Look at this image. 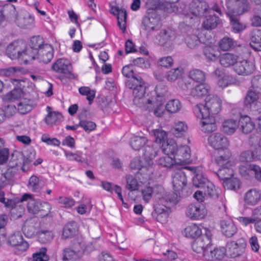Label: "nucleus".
<instances>
[{
    "mask_svg": "<svg viewBox=\"0 0 261 261\" xmlns=\"http://www.w3.org/2000/svg\"><path fill=\"white\" fill-rule=\"evenodd\" d=\"M126 86L128 88L133 89V102L135 105L142 107L152 102V99L146 98L144 96L146 86L141 77L128 80L126 82Z\"/></svg>",
    "mask_w": 261,
    "mask_h": 261,
    "instance_id": "f257e3e1",
    "label": "nucleus"
},
{
    "mask_svg": "<svg viewBox=\"0 0 261 261\" xmlns=\"http://www.w3.org/2000/svg\"><path fill=\"white\" fill-rule=\"evenodd\" d=\"M221 107L222 101L219 97L214 95H208L205 99L204 105H197L196 110L199 112L201 115L214 116L219 113Z\"/></svg>",
    "mask_w": 261,
    "mask_h": 261,
    "instance_id": "f03ea898",
    "label": "nucleus"
},
{
    "mask_svg": "<svg viewBox=\"0 0 261 261\" xmlns=\"http://www.w3.org/2000/svg\"><path fill=\"white\" fill-rule=\"evenodd\" d=\"M204 233L196 238L192 244V249L197 253L204 254L205 251L208 250L212 246V233L210 230L203 228Z\"/></svg>",
    "mask_w": 261,
    "mask_h": 261,
    "instance_id": "7ed1b4c3",
    "label": "nucleus"
},
{
    "mask_svg": "<svg viewBox=\"0 0 261 261\" xmlns=\"http://www.w3.org/2000/svg\"><path fill=\"white\" fill-rule=\"evenodd\" d=\"M25 44L22 41H14L10 44L6 50L7 55L12 60L19 59L23 55H29V50L23 49Z\"/></svg>",
    "mask_w": 261,
    "mask_h": 261,
    "instance_id": "20e7f679",
    "label": "nucleus"
},
{
    "mask_svg": "<svg viewBox=\"0 0 261 261\" xmlns=\"http://www.w3.org/2000/svg\"><path fill=\"white\" fill-rule=\"evenodd\" d=\"M246 246L245 239L241 238L237 241L228 242L226 245V252L231 257L234 258L240 256L244 252Z\"/></svg>",
    "mask_w": 261,
    "mask_h": 261,
    "instance_id": "39448f33",
    "label": "nucleus"
},
{
    "mask_svg": "<svg viewBox=\"0 0 261 261\" xmlns=\"http://www.w3.org/2000/svg\"><path fill=\"white\" fill-rule=\"evenodd\" d=\"M234 71L239 75H248L255 70L253 63L246 60L238 61L234 65Z\"/></svg>",
    "mask_w": 261,
    "mask_h": 261,
    "instance_id": "423d86ee",
    "label": "nucleus"
},
{
    "mask_svg": "<svg viewBox=\"0 0 261 261\" xmlns=\"http://www.w3.org/2000/svg\"><path fill=\"white\" fill-rule=\"evenodd\" d=\"M209 144L215 150L227 148L229 145L226 137L220 133H214L208 138Z\"/></svg>",
    "mask_w": 261,
    "mask_h": 261,
    "instance_id": "0eeeda50",
    "label": "nucleus"
},
{
    "mask_svg": "<svg viewBox=\"0 0 261 261\" xmlns=\"http://www.w3.org/2000/svg\"><path fill=\"white\" fill-rule=\"evenodd\" d=\"M191 149L187 145L178 147L174 156V163L177 164H185L190 162Z\"/></svg>",
    "mask_w": 261,
    "mask_h": 261,
    "instance_id": "6e6552de",
    "label": "nucleus"
},
{
    "mask_svg": "<svg viewBox=\"0 0 261 261\" xmlns=\"http://www.w3.org/2000/svg\"><path fill=\"white\" fill-rule=\"evenodd\" d=\"M7 244L14 247L20 251H25L29 244L27 241L23 240L21 233L20 231H16L11 234L7 240Z\"/></svg>",
    "mask_w": 261,
    "mask_h": 261,
    "instance_id": "1a4fd4ad",
    "label": "nucleus"
},
{
    "mask_svg": "<svg viewBox=\"0 0 261 261\" xmlns=\"http://www.w3.org/2000/svg\"><path fill=\"white\" fill-rule=\"evenodd\" d=\"M71 64L65 59H58L52 65V69L57 72L62 73L66 75L68 78H73L74 75L71 72Z\"/></svg>",
    "mask_w": 261,
    "mask_h": 261,
    "instance_id": "9d476101",
    "label": "nucleus"
},
{
    "mask_svg": "<svg viewBox=\"0 0 261 261\" xmlns=\"http://www.w3.org/2000/svg\"><path fill=\"white\" fill-rule=\"evenodd\" d=\"M206 211L202 206L199 204H190L186 210V215L192 220H198L203 218Z\"/></svg>",
    "mask_w": 261,
    "mask_h": 261,
    "instance_id": "9b49d317",
    "label": "nucleus"
},
{
    "mask_svg": "<svg viewBox=\"0 0 261 261\" xmlns=\"http://www.w3.org/2000/svg\"><path fill=\"white\" fill-rule=\"evenodd\" d=\"M208 5L206 2L202 0H194L190 4L192 13L198 17L205 15L208 10Z\"/></svg>",
    "mask_w": 261,
    "mask_h": 261,
    "instance_id": "f8f14e48",
    "label": "nucleus"
},
{
    "mask_svg": "<svg viewBox=\"0 0 261 261\" xmlns=\"http://www.w3.org/2000/svg\"><path fill=\"white\" fill-rule=\"evenodd\" d=\"M202 118L200 121L201 130L205 133H210L217 129L215 118L213 115L205 116L201 115Z\"/></svg>",
    "mask_w": 261,
    "mask_h": 261,
    "instance_id": "ddd939ff",
    "label": "nucleus"
},
{
    "mask_svg": "<svg viewBox=\"0 0 261 261\" xmlns=\"http://www.w3.org/2000/svg\"><path fill=\"white\" fill-rule=\"evenodd\" d=\"M226 249L224 247L212 249L211 246L208 250L205 251L204 257L207 260H220L226 257Z\"/></svg>",
    "mask_w": 261,
    "mask_h": 261,
    "instance_id": "4468645a",
    "label": "nucleus"
},
{
    "mask_svg": "<svg viewBox=\"0 0 261 261\" xmlns=\"http://www.w3.org/2000/svg\"><path fill=\"white\" fill-rule=\"evenodd\" d=\"M226 5L232 11L236 9L239 14L247 12L250 9V6L247 0H227Z\"/></svg>",
    "mask_w": 261,
    "mask_h": 261,
    "instance_id": "2eb2a0df",
    "label": "nucleus"
},
{
    "mask_svg": "<svg viewBox=\"0 0 261 261\" xmlns=\"http://www.w3.org/2000/svg\"><path fill=\"white\" fill-rule=\"evenodd\" d=\"M34 18L28 12H21L17 15L15 22L20 28L30 29L33 27Z\"/></svg>",
    "mask_w": 261,
    "mask_h": 261,
    "instance_id": "dca6fc26",
    "label": "nucleus"
},
{
    "mask_svg": "<svg viewBox=\"0 0 261 261\" xmlns=\"http://www.w3.org/2000/svg\"><path fill=\"white\" fill-rule=\"evenodd\" d=\"M166 204L160 203L154 206V211L152 213V216L158 221L162 223L165 222L168 217V208Z\"/></svg>",
    "mask_w": 261,
    "mask_h": 261,
    "instance_id": "f3484780",
    "label": "nucleus"
},
{
    "mask_svg": "<svg viewBox=\"0 0 261 261\" xmlns=\"http://www.w3.org/2000/svg\"><path fill=\"white\" fill-rule=\"evenodd\" d=\"M187 179L186 173L183 170L176 172L173 177L172 184L176 191H182L187 186Z\"/></svg>",
    "mask_w": 261,
    "mask_h": 261,
    "instance_id": "a211bd4d",
    "label": "nucleus"
},
{
    "mask_svg": "<svg viewBox=\"0 0 261 261\" xmlns=\"http://www.w3.org/2000/svg\"><path fill=\"white\" fill-rule=\"evenodd\" d=\"M234 112H238L236 110H232V114H234ZM238 115L234 118L225 120L222 124V131L228 135L233 134L236 129L239 127Z\"/></svg>",
    "mask_w": 261,
    "mask_h": 261,
    "instance_id": "6ab92c4d",
    "label": "nucleus"
},
{
    "mask_svg": "<svg viewBox=\"0 0 261 261\" xmlns=\"http://www.w3.org/2000/svg\"><path fill=\"white\" fill-rule=\"evenodd\" d=\"M175 38V32L170 29L162 30L156 36V42L160 45H164Z\"/></svg>",
    "mask_w": 261,
    "mask_h": 261,
    "instance_id": "aec40b11",
    "label": "nucleus"
},
{
    "mask_svg": "<svg viewBox=\"0 0 261 261\" xmlns=\"http://www.w3.org/2000/svg\"><path fill=\"white\" fill-rule=\"evenodd\" d=\"M43 39L40 36H34L31 38L30 46V48L27 50H30L29 51V56L35 59V56L37 55L39 50L42 49L43 47Z\"/></svg>",
    "mask_w": 261,
    "mask_h": 261,
    "instance_id": "412c9836",
    "label": "nucleus"
},
{
    "mask_svg": "<svg viewBox=\"0 0 261 261\" xmlns=\"http://www.w3.org/2000/svg\"><path fill=\"white\" fill-rule=\"evenodd\" d=\"M54 49L50 45L45 44L43 45L42 49L37 52V58L40 62L44 63H48L53 58Z\"/></svg>",
    "mask_w": 261,
    "mask_h": 261,
    "instance_id": "4be33fe9",
    "label": "nucleus"
},
{
    "mask_svg": "<svg viewBox=\"0 0 261 261\" xmlns=\"http://www.w3.org/2000/svg\"><path fill=\"white\" fill-rule=\"evenodd\" d=\"M239 126L244 134L250 133L254 128V124L251 121L248 116H242L240 112H238Z\"/></svg>",
    "mask_w": 261,
    "mask_h": 261,
    "instance_id": "5701e85b",
    "label": "nucleus"
},
{
    "mask_svg": "<svg viewBox=\"0 0 261 261\" xmlns=\"http://www.w3.org/2000/svg\"><path fill=\"white\" fill-rule=\"evenodd\" d=\"M155 15V13L148 14L143 18L142 25L145 30L150 32L156 29L159 19L154 17Z\"/></svg>",
    "mask_w": 261,
    "mask_h": 261,
    "instance_id": "b1692460",
    "label": "nucleus"
},
{
    "mask_svg": "<svg viewBox=\"0 0 261 261\" xmlns=\"http://www.w3.org/2000/svg\"><path fill=\"white\" fill-rule=\"evenodd\" d=\"M14 168L9 166L7 171L1 174L0 177V189H3L5 187L12 185L13 183V177L15 173Z\"/></svg>",
    "mask_w": 261,
    "mask_h": 261,
    "instance_id": "393cba45",
    "label": "nucleus"
},
{
    "mask_svg": "<svg viewBox=\"0 0 261 261\" xmlns=\"http://www.w3.org/2000/svg\"><path fill=\"white\" fill-rule=\"evenodd\" d=\"M29 199L27 208L29 212L33 214H38L39 212L40 202L32 198V195L24 194L21 198V201H25Z\"/></svg>",
    "mask_w": 261,
    "mask_h": 261,
    "instance_id": "a878e982",
    "label": "nucleus"
},
{
    "mask_svg": "<svg viewBox=\"0 0 261 261\" xmlns=\"http://www.w3.org/2000/svg\"><path fill=\"white\" fill-rule=\"evenodd\" d=\"M220 226L223 233L226 237H231L237 231V228L230 220H222L220 221Z\"/></svg>",
    "mask_w": 261,
    "mask_h": 261,
    "instance_id": "bb28decb",
    "label": "nucleus"
},
{
    "mask_svg": "<svg viewBox=\"0 0 261 261\" xmlns=\"http://www.w3.org/2000/svg\"><path fill=\"white\" fill-rule=\"evenodd\" d=\"M261 198V193L256 189H250L245 194V202L249 205H255Z\"/></svg>",
    "mask_w": 261,
    "mask_h": 261,
    "instance_id": "cd10ccee",
    "label": "nucleus"
},
{
    "mask_svg": "<svg viewBox=\"0 0 261 261\" xmlns=\"http://www.w3.org/2000/svg\"><path fill=\"white\" fill-rule=\"evenodd\" d=\"M250 46L255 51L261 50V30L255 29L251 33Z\"/></svg>",
    "mask_w": 261,
    "mask_h": 261,
    "instance_id": "c85d7f7f",
    "label": "nucleus"
},
{
    "mask_svg": "<svg viewBox=\"0 0 261 261\" xmlns=\"http://www.w3.org/2000/svg\"><path fill=\"white\" fill-rule=\"evenodd\" d=\"M260 95L251 88H250L245 96L244 100V105L247 108H250L252 105H255Z\"/></svg>",
    "mask_w": 261,
    "mask_h": 261,
    "instance_id": "c756f323",
    "label": "nucleus"
},
{
    "mask_svg": "<svg viewBox=\"0 0 261 261\" xmlns=\"http://www.w3.org/2000/svg\"><path fill=\"white\" fill-rule=\"evenodd\" d=\"M77 230V223L75 221H71L65 225L62 232V237L64 239L71 238L76 234Z\"/></svg>",
    "mask_w": 261,
    "mask_h": 261,
    "instance_id": "7c9ffc66",
    "label": "nucleus"
},
{
    "mask_svg": "<svg viewBox=\"0 0 261 261\" xmlns=\"http://www.w3.org/2000/svg\"><path fill=\"white\" fill-rule=\"evenodd\" d=\"M44 186V181L35 175L29 179L28 187L33 192H39Z\"/></svg>",
    "mask_w": 261,
    "mask_h": 261,
    "instance_id": "2f4dec72",
    "label": "nucleus"
},
{
    "mask_svg": "<svg viewBox=\"0 0 261 261\" xmlns=\"http://www.w3.org/2000/svg\"><path fill=\"white\" fill-rule=\"evenodd\" d=\"M48 114L45 118V121L46 124L53 125L56 124L58 121H60L62 118L61 113L55 111H51V108L48 106L47 107Z\"/></svg>",
    "mask_w": 261,
    "mask_h": 261,
    "instance_id": "473e14b6",
    "label": "nucleus"
},
{
    "mask_svg": "<svg viewBox=\"0 0 261 261\" xmlns=\"http://www.w3.org/2000/svg\"><path fill=\"white\" fill-rule=\"evenodd\" d=\"M185 236L187 238L196 239L199 236L204 233L203 229L201 230L197 225L195 224L187 226L185 229Z\"/></svg>",
    "mask_w": 261,
    "mask_h": 261,
    "instance_id": "72a5a7b5",
    "label": "nucleus"
},
{
    "mask_svg": "<svg viewBox=\"0 0 261 261\" xmlns=\"http://www.w3.org/2000/svg\"><path fill=\"white\" fill-rule=\"evenodd\" d=\"M22 165L23 166V153L22 152L14 151L11 154V159L9 162V166L16 167ZM23 170V166L22 167Z\"/></svg>",
    "mask_w": 261,
    "mask_h": 261,
    "instance_id": "f704fd0d",
    "label": "nucleus"
},
{
    "mask_svg": "<svg viewBox=\"0 0 261 261\" xmlns=\"http://www.w3.org/2000/svg\"><path fill=\"white\" fill-rule=\"evenodd\" d=\"M227 15L229 17L233 29L236 32H240L245 29V26L240 22L239 17L234 14V12H228Z\"/></svg>",
    "mask_w": 261,
    "mask_h": 261,
    "instance_id": "c9c22d12",
    "label": "nucleus"
},
{
    "mask_svg": "<svg viewBox=\"0 0 261 261\" xmlns=\"http://www.w3.org/2000/svg\"><path fill=\"white\" fill-rule=\"evenodd\" d=\"M152 102L150 103L149 104H151L153 107H151L149 108V107H147L149 111H153L154 114L159 117H162L164 113L165 109L164 107L163 106V103L165 102V101H162V102L155 100L153 98H152Z\"/></svg>",
    "mask_w": 261,
    "mask_h": 261,
    "instance_id": "e433bc0d",
    "label": "nucleus"
},
{
    "mask_svg": "<svg viewBox=\"0 0 261 261\" xmlns=\"http://www.w3.org/2000/svg\"><path fill=\"white\" fill-rule=\"evenodd\" d=\"M210 91V87L206 84H200L193 88L191 94L194 97H202L206 95Z\"/></svg>",
    "mask_w": 261,
    "mask_h": 261,
    "instance_id": "4c0bfd02",
    "label": "nucleus"
},
{
    "mask_svg": "<svg viewBox=\"0 0 261 261\" xmlns=\"http://www.w3.org/2000/svg\"><path fill=\"white\" fill-rule=\"evenodd\" d=\"M2 15V13H0ZM2 15H4L5 19L11 21L13 19H16L17 17L16 11L15 7L12 5H6L2 8Z\"/></svg>",
    "mask_w": 261,
    "mask_h": 261,
    "instance_id": "58836bf2",
    "label": "nucleus"
},
{
    "mask_svg": "<svg viewBox=\"0 0 261 261\" xmlns=\"http://www.w3.org/2000/svg\"><path fill=\"white\" fill-rule=\"evenodd\" d=\"M238 61L237 57L233 54L226 53L220 59V63L223 66L227 67L234 65Z\"/></svg>",
    "mask_w": 261,
    "mask_h": 261,
    "instance_id": "ea45409f",
    "label": "nucleus"
},
{
    "mask_svg": "<svg viewBox=\"0 0 261 261\" xmlns=\"http://www.w3.org/2000/svg\"><path fill=\"white\" fill-rule=\"evenodd\" d=\"M231 166H224L220 167L217 172V175L220 180H225L230 178L234 174L233 170L230 168Z\"/></svg>",
    "mask_w": 261,
    "mask_h": 261,
    "instance_id": "a19ab883",
    "label": "nucleus"
},
{
    "mask_svg": "<svg viewBox=\"0 0 261 261\" xmlns=\"http://www.w3.org/2000/svg\"><path fill=\"white\" fill-rule=\"evenodd\" d=\"M203 51L206 58L212 61L216 60L220 55L217 48L211 46H205Z\"/></svg>",
    "mask_w": 261,
    "mask_h": 261,
    "instance_id": "79ce46f5",
    "label": "nucleus"
},
{
    "mask_svg": "<svg viewBox=\"0 0 261 261\" xmlns=\"http://www.w3.org/2000/svg\"><path fill=\"white\" fill-rule=\"evenodd\" d=\"M210 181L202 173L196 174L193 177V185L197 188L204 189Z\"/></svg>",
    "mask_w": 261,
    "mask_h": 261,
    "instance_id": "37998d69",
    "label": "nucleus"
},
{
    "mask_svg": "<svg viewBox=\"0 0 261 261\" xmlns=\"http://www.w3.org/2000/svg\"><path fill=\"white\" fill-rule=\"evenodd\" d=\"M220 23V19L215 14L210 15L206 20L203 22L204 28L206 30H212L215 28Z\"/></svg>",
    "mask_w": 261,
    "mask_h": 261,
    "instance_id": "c03bdc74",
    "label": "nucleus"
},
{
    "mask_svg": "<svg viewBox=\"0 0 261 261\" xmlns=\"http://www.w3.org/2000/svg\"><path fill=\"white\" fill-rule=\"evenodd\" d=\"M181 108V104L180 101L176 99L169 100L165 107L167 111L170 113H177L180 110Z\"/></svg>",
    "mask_w": 261,
    "mask_h": 261,
    "instance_id": "a18cd8bd",
    "label": "nucleus"
},
{
    "mask_svg": "<svg viewBox=\"0 0 261 261\" xmlns=\"http://www.w3.org/2000/svg\"><path fill=\"white\" fill-rule=\"evenodd\" d=\"M223 187L227 190H232L236 191L240 187V181L237 178H228L223 182Z\"/></svg>",
    "mask_w": 261,
    "mask_h": 261,
    "instance_id": "49530a36",
    "label": "nucleus"
},
{
    "mask_svg": "<svg viewBox=\"0 0 261 261\" xmlns=\"http://www.w3.org/2000/svg\"><path fill=\"white\" fill-rule=\"evenodd\" d=\"M236 45V42L232 39L229 37H224L219 42L220 48L223 50H228Z\"/></svg>",
    "mask_w": 261,
    "mask_h": 261,
    "instance_id": "de8ad7c7",
    "label": "nucleus"
},
{
    "mask_svg": "<svg viewBox=\"0 0 261 261\" xmlns=\"http://www.w3.org/2000/svg\"><path fill=\"white\" fill-rule=\"evenodd\" d=\"M203 190L204 194L212 198L216 199L219 197L218 189L216 188L215 185L210 181L207 183Z\"/></svg>",
    "mask_w": 261,
    "mask_h": 261,
    "instance_id": "09e8293b",
    "label": "nucleus"
},
{
    "mask_svg": "<svg viewBox=\"0 0 261 261\" xmlns=\"http://www.w3.org/2000/svg\"><path fill=\"white\" fill-rule=\"evenodd\" d=\"M118 25L124 32L126 30L127 12L125 9H121L117 15Z\"/></svg>",
    "mask_w": 261,
    "mask_h": 261,
    "instance_id": "8fccbe9b",
    "label": "nucleus"
},
{
    "mask_svg": "<svg viewBox=\"0 0 261 261\" xmlns=\"http://www.w3.org/2000/svg\"><path fill=\"white\" fill-rule=\"evenodd\" d=\"M185 42L191 49L196 48L200 44L199 37L194 34L188 35L185 38Z\"/></svg>",
    "mask_w": 261,
    "mask_h": 261,
    "instance_id": "3c124183",
    "label": "nucleus"
},
{
    "mask_svg": "<svg viewBox=\"0 0 261 261\" xmlns=\"http://www.w3.org/2000/svg\"><path fill=\"white\" fill-rule=\"evenodd\" d=\"M187 128V126L182 122H178L175 125L174 127L171 129V132L176 137L180 138L184 135Z\"/></svg>",
    "mask_w": 261,
    "mask_h": 261,
    "instance_id": "603ef678",
    "label": "nucleus"
},
{
    "mask_svg": "<svg viewBox=\"0 0 261 261\" xmlns=\"http://www.w3.org/2000/svg\"><path fill=\"white\" fill-rule=\"evenodd\" d=\"M147 139L144 137H135L132 138L130 141V145L132 147L136 150H139L147 142Z\"/></svg>",
    "mask_w": 261,
    "mask_h": 261,
    "instance_id": "864d4df0",
    "label": "nucleus"
},
{
    "mask_svg": "<svg viewBox=\"0 0 261 261\" xmlns=\"http://www.w3.org/2000/svg\"><path fill=\"white\" fill-rule=\"evenodd\" d=\"M157 154V151L152 146H147L145 147L143 155L148 165L152 164V160Z\"/></svg>",
    "mask_w": 261,
    "mask_h": 261,
    "instance_id": "5fc2aeb1",
    "label": "nucleus"
},
{
    "mask_svg": "<svg viewBox=\"0 0 261 261\" xmlns=\"http://www.w3.org/2000/svg\"><path fill=\"white\" fill-rule=\"evenodd\" d=\"M79 257V253L73 249L65 248L63 250V261H75Z\"/></svg>",
    "mask_w": 261,
    "mask_h": 261,
    "instance_id": "6e6d98bb",
    "label": "nucleus"
},
{
    "mask_svg": "<svg viewBox=\"0 0 261 261\" xmlns=\"http://www.w3.org/2000/svg\"><path fill=\"white\" fill-rule=\"evenodd\" d=\"M22 230L24 235L29 238L32 237L36 233V228L32 222L25 221Z\"/></svg>",
    "mask_w": 261,
    "mask_h": 261,
    "instance_id": "4d7b16f0",
    "label": "nucleus"
},
{
    "mask_svg": "<svg viewBox=\"0 0 261 261\" xmlns=\"http://www.w3.org/2000/svg\"><path fill=\"white\" fill-rule=\"evenodd\" d=\"M155 91L156 94V99L161 102L165 101V96L167 92V87L162 83L159 84L156 86Z\"/></svg>",
    "mask_w": 261,
    "mask_h": 261,
    "instance_id": "13d9d810",
    "label": "nucleus"
},
{
    "mask_svg": "<svg viewBox=\"0 0 261 261\" xmlns=\"http://www.w3.org/2000/svg\"><path fill=\"white\" fill-rule=\"evenodd\" d=\"M24 87V85H22L20 83V86H18V88H15L7 94L8 98L10 100H13L20 98L23 95L22 88Z\"/></svg>",
    "mask_w": 261,
    "mask_h": 261,
    "instance_id": "bf43d9fd",
    "label": "nucleus"
},
{
    "mask_svg": "<svg viewBox=\"0 0 261 261\" xmlns=\"http://www.w3.org/2000/svg\"><path fill=\"white\" fill-rule=\"evenodd\" d=\"M189 77L193 81L200 83L205 80V73L199 69H193L190 71Z\"/></svg>",
    "mask_w": 261,
    "mask_h": 261,
    "instance_id": "052dcab7",
    "label": "nucleus"
},
{
    "mask_svg": "<svg viewBox=\"0 0 261 261\" xmlns=\"http://www.w3.org/2000/svg\"><path fill=\"white\" fill-rule=\"evenodd\" d=\"M153 197L158 202L161 203L165 195V191L163 187L161 185H155L152 187Z\"/></svg>",
    "mask_w": 261,
    "mask_h": 261,
    "instance_id": "680f3d73",
    "label": "nucleus"
},
{
    "mask_svg": "<svg viewBox=\"0 0 261 261\" xmlns=\"http://www.w3.org/2000/svg\"><path fill=\"white\" fill-rule=\"evenodd\" d=\"M46 249L42 247L33 255V261H47L49 256L46 254Z\"/></svg>",
    "mask_w": 261,
    "mask_h": 261,
    "instance_id": "e2e57ef3",
    "label": "nucleus"
},
{
    "mask_svg": "<svg viewBox=\"0 0 261 261\" xmlns=\"http://www.w3.org/2000/svg\"><path fill=\"white\" fill-rule=\"evenodd\" d=\"M178 197L176 193L172 192L167 194L166 193H165V195L161 203L167 204L170 202L175 204L178 202Z\"/></svg>",
    "mask_w": 261,
    "mask_h": 261,
    "instance_id": "0e129e2a",
    "label": "nucleus"
},
{
    "mask_svg": "<svg viewBox=\"0 0 261 261\" xmlns=\"http://www.w3.org/2000/svg\"><path fill=\"white\" fill-rule=\"evenodd\" d=\"M23 167L30 164L35 158V152L32 149H27L23 152Z\"/></svg>",
    "mask_w": 261,
    "mask_h": 261,
    "instance_id": "69168bd1",
    "label": "nucleus"
},
{
    "mask_svg": "<svg viewBox=\"0 0 261 261\" xmlns=\"http://www.w3.org/2000/svg\"><path fill=\"white\" fill-rule=\"evenodd\" d=\"M53 238V233L48 230H41L38 232V239L39 241L46 243L50 242Z\"/></svg>",
    "mask_w": 261,
    "mask_h": 261,
    "instance_id": "338daca9",
    "label": "nucleus"
},
{
    "mask_svg": "<svg viewBox=\"0 0 261 261\" xmlns=\"http://www.w3.org/2000/svg\"><path fill=\"white\" fill-rule=\"evenodd\" d=\"M250 88L261 94V75L255 76L252 79Z\"/></svg>",
    "mask_w": 261,
    "mask_h": 261,
    "instance_id": "774afa93",
    "label": "nucleus"
}]
</instances>
